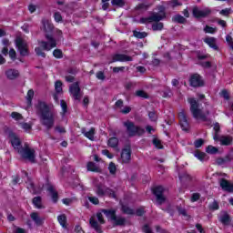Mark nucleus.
Returning <instances> with one entry per match:
<instances>
[{
    "mask_svg": "<svg viewBox=\"0 0 233 233\" xmlns=\"http://www.w3.org/2000/svg\"><path fill=\"white\" fill-rule=\"evenodd\" d=\"M36 114L40 117V123L46 127L47 130L54 128L56 123V114L50 110V106L45 102H38L35 106Z\"/></svg>",
    "mask_w": 233,
    "mask_h": 233,
    "instance_id": "nucleus-1",
    "label": "nucleus"
},
{
    "mask_svg": "<svg viewBox=\"0 0 233 233\" xmlns=\"http://www.w3.org/2000/svg\"><path fill=\"white\" fill-rule=\"evenodd\" d=\"M187 102L190 105L189 110L194 119H200L201 121H208L207 115L203 113V109L199 108V102L194 97L187 98Z\"/></svg>",
    "mask_w": 233,
    "mask_h": 233,
    "instance_id": "nucleus-2",
    "label": "nucleus"
},
{
    "mask_svg": "<svg viewBox=\"0 0 233 233\" xmlns=\"http://www.w3.org/2000/svg\"><path fill=\"white\" fill-rule=\"evenodd\" d=\"M159 12H151L150 15L147 17H142L139 20V23L147 25L148 23H159V21H163L165 17H167V14L165 13V9L163 6H159Z\"/></svg>",
    "mask_w": 233,
    "mask_h": 233,
    "instance_id": "nucleus-3",
    "label": "nucleus"
},
{
    "mask_svg": "<svg viewBox=\"0 0 233 233\" xmlns=\"http://www.w3.org/2000/svg\"><path fill=\"white\" fill-rule=\"evenodd\" d=\"M123 126L126 128L127 134L129 137H136V136H143L145 134V129L130 120H127L123 123Z\"/></svg>",
    "mask_w": 233,
    "mask_h": 233,
    "instance_id": "nucleus-4",
    "label": "nucleus"
},
{
    "mask_svg": "<svg viewBox=\"0 0 233 233\" xmlns=\"http://www.w3.org/2000/svg\"><path fill=\"white\" fill-rule=\"evenodd\" d=\"M18 154H20L23 159H26L30 163H35V149L31 148L28 144H25V146L18 150Z\"/></svg>",
    "mask_w": 233,
    "mask_h": 233,
    "instance_id": "nucleus-5",
    "label": "nucleus"
},
{
    "mask_svg": "<svg viewBox=\"0 0 233 233\" xmlns=\"http://www.w3.org/2000/svg\"><path fill=\"white\" fill-rule=\"evenodd\" d=\"M46 39H47V42L46 41L38 42L40 46L43 47V50H46L48 52L52 50V48H56V46H57V41L56 40V38H54V35L46 34Z\"/></svg>",
    "mask_w": 233,
    "mask_h": 233,
    "instance_id": "nucleus-6",
    "label": "nucleus"
},
{
    "mask_svg": "<svg viewBox=\"0 0 233 233\" xmlns=\"http://www.w3.org/2000/svg\"><path fill=\"white\" fill-rule=\"evenodd\" d=\"M15 46L16 48L18 49L20 56H22L23 57L28 56V44L26 43V41H25L21 37H17L15 39Z\"/></svg>",
    "mask_w": 233,
    "mask_h": 233,
    "instance_id": "nucleus-7",
    "label": "nucleus"
},
{
    "mask_svg": "<svg viewBox=\"0 0 233 233\" xmlns=\"http://www.w3.org/2000/svg\"><path fill=\"white\" fill-rule=\"evenodd\" d=\"M69 92L75 101H81L83 97V93H81V87H79V82L72 84L69 87Z\"/></svg>",
    "mask_w": 233,
    "mask_h": 233,
    "instance_id": "nucleus-8",
    "label": "nucleus"
},
{
    "mask_svg": "<svg viewBox=\"0 0 233 233\" xmlns=\"http://www.w3.org/2000/svg\"><path fill=\"white\" fill-rule=\"evenodd\" d=\"M120 159H121V163H125V164L130 163L132 159V147H130V144H127L122 149Z\"/></svg>",
    "mask_w": 233,
    "mask_h": 233,
    "instance_id": "nucleus-9",
    "label": "nucleus"
},
{
    "mask_svg": "<svg viewBox=\"0 0 233 233\" xmlns=\"http://www.w3.org/2000/svg\"><path fill=\"white\" fill-rule=\"evenodd\" d=\"M189 85L190 86H193V88H199L205 86V81L199 74H193L189 78Z\"/></svg>",
    "mask_w": 233,
    "mask_h": 233,
    "instance_id": "nucleus-10",
    "label": "nucleus"
},
{
    "mask_svg": "<svg viewBox=\"0 0 233 233\" xmlns=\"http://www.w3.org/2000/svg\"><path fill=\"white\" fill-rule=\"evenodd\" d=\"M210 14H212V10L208 7H206L204 9H199L198 6H195L193 8V15L194 17H197V19L208 17Z\"/></svg>",
    "mask_w": 233,
    "mask_h": 233,
    "instance_id": "nucleus-11",
    "label": "nucleus"
},
{
    "mask_svg": "<svg viewBox=\"0 0 233 233\" xmlns=\"http://www.w3.org/2000/svg\"><path fill=\"white\" fill-rule=\"evenodd\" d=\"M8 137H9V141H10L12 147L18 153L19 150H21L23 148V147H21V139L14 132H10L8 135Z\"/></svg>",
    "mask_w": 233,
    "mask_h": 233,
    "instance_id": "nucleus-12",
    "label": "nucleus"
},
{
    "mask_svg": "<svg viewBox=\"0 0 233 233\" xmlns=\"http://www.w3.org/2000/svg\"><path fill=\"white\" fill-rule=\"evenodd\" d=\"M163 192H165V188L162 186L155 187L153 188V194L157 198V202L159 205H163V202L165 201V196L163 195Z\"/></svg>",
    "mask_w": 233,
    "mask_h": 233,
    "instance_id": "nucleus-13",
    "label": "nucleus"
},
{
    "mask_svg": "<svg viewBox=\"0 0 233 233\" xmlns=\"http://www.w3.org/2000/svg\"><path fill=\"white\" fill-rule=\"evenodd\" d=\"M132 56L125 54H116L112 57L111 63H116L117 61L120 63H127L128 61H133Z\"/></svg>",
    "mask_w": 233,
    "mask_h": 233,
    "instance_id": "nucleus-14",
    "label": "nucleus"
},
{
    "mask_svg": "<svg viewBox=\"0 0 233 233\" xmlns=\"http://www.w3.org/2000/svg\"><path fill=\"white\" fill-rule=\"evenodd\" d=\"M178 119L181 128L185 131L188 130V120L187 119V115L185 114V111L182 110L178 114Z\"/></svg>",
    "mask_w": 233,
    "mask_h": 233,
    "instance_id": "nucleus-15",
    "label": "nucleus"
},
{
    "mask_svg": "<svg viewBox=\"0 0 233 233\" xmlns=\"http://www.w3.org/2000/svg\"><path fill=\"white\" fill-rule=\"evenodd\" d=\"M219 185L222 190H224L225 192H233V184L230 183V181L225 178H221L219 180Z\"/></svg>",
    "mask_w": 233,
    "mask_h": 233,
    "instance_id": "nucleus-16",
    "label": "nucleus"
},
{
    "mask_svg": "<svg viewBox=\"0 0 233 233\" xmlns=\"http://www.w3.org/2000/svg\"><path fill=\"white\" fill-rule=\"evenodd\" d=\"M42 25L44 32H46V34H48L49 35H52V32H54V24H52L50 21L46 19H43Z\"/></svg>",
    "mask_w": 233,
    "mask_h": 233,
    "instance_id": "nucleus-17",
    "label": "nucleus"
},
{
    "mask_svg": "<svg viewBox=\"0 0 233 233\" xmlns=\"http://www.w3.org/2000/svg\"><path fill=\"white\" fill-rule=\"evenodd\" d=\"M82 134L90 141H94V136H96V128L91 127L89 131H86V128L82 127L81 129Z\"/></svg>",
    "mask_w": 233,
    "mask_h": 233,
    "instance_id": "nucleus-18",
    "label": "nucleus"
},
{
    "mask_svg": "<svg viewBox=\"0 0 233 233\" xmlns=\"http://www.w3.org/2000/svg\"><path fill=\"white\" fill-rule=\"evenodd\" d=\"M89 224L91 228H94L96 233H103V230H101V226H99V223H97V220H96V217L90 218Z\"/></svg>",
    "mask_w": 233,
    "mask_h": 233,
    "instance_id": "nucleus-19",
    "label": "nucleus"
},
{
    "mask_svg": "<svg viewBox=\"0 0 233 233\" xmlns=\"http://www.w3.org/2000/svg\"><path fill=\"white\" fill-rule=\"evenodd\" d=\"M30 218L35 223V225H37V227H41L45 221V218L39 217V213L37 212L31 213Z\"/></svg>",
    "mask_w": 233,
    "mask_h": 233,
    "instance_id": "nucleus-20",
    "label": "nucleus"
},
{
    "mask_svg": "<svg viewBox=\"0 0 233 233\" xmlns=\"http://www.w3.org/2000/svg\"><path fill=\"white\" fill-rule=\"evenodd\" d=\"M5 76L10 80L17 79L19 77V71L16 69H8L5 71Z\"/></svg>",
    "mask_w": 233,
    "mask_h": 233,
    "instance_id": "nucleus-21",
    "label": "nucleus"
},
{
    "mask_svg": "<svg viewBox=\"0 0 233 233\" xmlns=\"http://www.w3.org/2000/svg\"><path fill=\"white\" fill-rule=\"evenodd\" d=\"M220 145L224 147H228L232 145V137L229 136H222L219 137Z\"/></svg>",
    "mask_w": 233,
    "mask_h": 233,
    "instance_id": "nucleus-22",
    "label": "nucleus"
},
{
    "mask_svg": "<svg viewBox=\"0 0 233 233\" xmlns=\"http://www.w3.org/2000/svg\"><path fill=\"white\" fill-rule=\"evenodd\" d=\"M96 194L100 197V198H103V196H105L106 192L108 190V188H106L105 187V185L99 183V184H96Z\"/></svg>",
    "mask_w": 233,
    "mask_h": 233,
    "instance_id": "nucleus-23",
    "label": "nucleus"
},
{
    "mask_svg": "<svg viewBox=\"0 0 233 233\" xmlns=\"http://www.w3.org/2000/svg\"><path fill=\"white\" fill-rule=\"evenodd\" d=\"M47 190L48 192L50 193L51 195V198H52V200L55 202V203H57V200L59 199V196L57 194V191H56V189L54 188V186H49L47 187Z\"/></svg>",
    "mask_w": 233,
    "mask_h": 233,
    "instance_id": "nucleus-24",
    "label": "nucleus"
},
{
    "mask_svg": "<svg viewBox=\"0 0 233 233\" xmlns=\"http://www.w3.org/2000/svg\"><path fill=\"white\" fill-rule=\"evenodd\" d=\"M173 23H178L179 25H185L187 23V18L181 15H176L172 17Z\"/></svg>",
    "mask_w": 233,
    "mask_h": 233,
    "instance_id": "nucleus-25",
    "label": "nucleus"
},
{
    "mask_svg": "<svg viewBox=\"0 0 233 233\" xmlns=\"http://www.w3.org/2000/svg\"><path fill=\"white\" fill-rule=\"evenodd\" d=\"M33 205L35 208H45V207H43V198L41 197H35L33 198Z\"/></svg>",
    "mask_w": 233,
    "mask_h": 233,
    "instance_id": "nucleus-26",
    "label": "nucleus"
},
{
    "mask_svg": "<svg viewBox=\"0 0 233 233\" xmlns=\"http://www.w3.org/2000/svg\"><path fill=\"white\" fill-rule=\"evenodd\" d=\"M204 41L210 46V48H213L214 50H218V46L216 45V38L214 37H208L205 38Z\"/></svg>",
    "mask_w": 233,
    "mask_h": 233,
    "instance_id": "nucleus-27",
    "label": "nucleus"
},
{
    "mask_svg": "<svg viewBox=\"0 0 233 233\" xmlns=\"http://www.w3.org/2000/svg\"><path fill=\"white\" fill-rule=\"evenodd\" d=\"M102 212L106 216V218H110L112 221L116 219V210L114 209H103Z\"/></svg>",
    "mask_w": 233,
    "mask_h": 233,
    "instance_id": "nucleus-28",
    "label": "nucleus"
},
{
    "mask_svg": "<svg viewBox=\"0 0 233 233\" xmlns=\"http://www.w3.org/2000/svg\"><path fill=\"white\" fill-rule=\"evenodd\" d=\"M107 145L111 148H116L119 145V139H117V137H113L108 139Z\"/></svg>",
    "mask_w": 233,
    "mask_h": 233,
    "instance_id": "nucleus-29",
    "label": "nucleus"
},
{
    "mask_svg": "<svg viewBox=\"0 0 233 233\" xmlns=\"http://www.w3.org/2000/svg\"><path fill=\"white\" fill-rule=\"evenodd\" d=\"M26 183L28 190H32L33 194H41V190H35V186H34V182H32V179L27 178Z\"/></svg>",
    "mask_w": 233,
    "mask_h": 233,
    "instance_id": "nucleus-30",
    "label": "nucleus"
},
{
    "mask_svg": "<svg viewBox=\"0 0 233 233\" xmlns=\"http://www.w3.org/2000/svg\"><path fill=\"white\" fill-rule=\"evenodd\" d=\"M179 179L182 183H190V181H192V177L187 173H181Z\"/></svg>",
    "mask_w": 233,
    "mask_h": 233,
    "instance_id": "nucleus-31",
    "label": "nucleus"
},
{
    "mask_svg": "<svg viewBox=\"0 0 233 233\" xmlns=\"http://www.w3.org/2000/svg\"><path fill=\"white\" fill-rule=\"evenodd\" d=\"M194 156H195V157H197V159H199V161H207V154L206 153L197 150V151H195Z\"/></svg>",
    "mask_w": 233,
    "mask_h": 233,
    "instance_id": "nucleus-32",
    "label": "nucleus"
},
{
    "mask_svg": "<svg viewBox=\"0 0 233 233\" xmlns=\"http://www.w3.org/2000/svg\"><path fill=\"white\" fill-rule=\"evenodd\" d=\"M58 223L61 225L63 228H66V215H59L57 217Z\"/></svg>",
    "mask_w": 233,
    "mask_h": 233,
    "instance_id": "nucleus-33",
    "label": "nucleus"
},
{
    "mask_svg": "<svg viewBox=\"0 0 233 233\" xmlns=\"http://www.w3.org/2000/svg\"><path fill=\"white\" fill-rule=\"evenodd\" d=\"M113 221H115V225H116V227H122L127 223V218L123 217H116V219H113Z\"/></svg>",
    "mask_w": 233,
    "mask_h": 233,
    "instance_id": "nucleus-34",
    "label": "nucleus"
},
{
    "mask_svg": "<svg viewBox=\"0 0 233 233\" xmlns=\"http://www.w3.org/2000/svg\"><path fill=\"white\" fill-rule=\"evenodd\" d=\"M87 170L89 172H99V167H96V163H94V162H88L87 163Z\"/></svg>",
    "mask_w": 233,
    "mask_h": 233,
    "instance_id": "nucleus-35",
    "label": "nucleus"
},
{
    "mask_svg": "<svg viewBox=\"0 0 233 233\" xmlns=\"http://www.w3.org/2000/svg\"><path fill=\"white\" fill-rule=\"evenodd\" d=\"M133 35L137 39H145L148 34L147 32L133 31Z\"/></svg>",
    "mask_w": 233,
    "mask_h": 233,
    "instance_id": "nucleus-36",
    "label": "nucleus"
},
{
    "mask_svg": "<svg viewBox=\"0 0 233 233\" xmlns=\"http://www.w3.org/2000/svg\"><path fill=\"white\" fill-rule=\"evenodd\" d=\"M163 23L161 22H155L153 25H152V30L154 32H157V31H161L163 29Z\"/></svg>",
    "mask_w": 233,
    "mask_h": 233,
    "instance_id": "nucleus-37",
    "label": "nucleus"
},
{
    "mask_svg": "<svg viewBox=\"0 0 233 233\" xmlns=\"http://www.w3.org/2000/svg\"><path fill=\"white\" fill-rule=\"evenodd\" d=\"M220 222L223 225H228L230 223V216H228V214H224L220 217Z\"/></svg>",
    "mask_w": 233,
    "mask_h": 233,
    "instance_id": "nucleus-38",
    "label": "nucleus"
},
{
    "mask_svg": "<svg viewBox=\"0 0 233 233\" xmlns=\"http://www.w3.org/2000/svg\"><path fill=\"white\" fill-rule=\"evenodd\" d=\"M111 4L113 6H118L119 8H123V6L126 5L125 0H112Z\"/></svg>",
    "mask_w": 233,
    "mask_h": 233,
    "instance_id": "nucleus-39",
    "label": "nucleus"
},
{
    "mask_svg": "<svg viewBox=\"0 0 233 233\" xmlns=\"http://www.w3.org/2000/svg\"><path fill=\"white\" fill-rule=\"evenodd\" d=\"M122 212L127 214L128 216L134 215V209L130 208L128 206H122Z\"/></svg>",
    "mask_w": 233,
    "mask_h": 233,
    "instance_id": "nucleus-40",
    "label": "nucleus"
},
{
    "mask_svg": "<svg viewBox=\"0 0 233 233\" xmlns=\"http://www.w3.org/2000/svg\"><path fill=\"white\" fill-rule=\"evenodd\" d=\"M28 105H32V99H34V89H30L25 96Z\"/></svg>",
    "mask_w": 233,
    "mask_h": 233,
    "instance_id": "nucleus-41",
    "label": "nucleus"
},
{
    "mask_svg": "<svg viewBox=\"0 0 233 233\" xmlns=\"http://www.w3.org/2000/svg\"><path fill=\"white\" fill-rule=\"evenodd\" d=\"M230 161H232V158H230L229 157H226L225 158L220 157L217 159L218 165H225L226 163H230Z\"/></svg>",
    "mask_w": 233,
    "mask_h": 233,
    "instance_id": "nucleus-42",
    "label": "nucleus"
},
{
    "mask_svg": "<svg viewBox=\"0 0 233 233\" xmlns=\"http://www.w3.org/2000/svg\"><path fill=\"white\" fill-rule=\"evenodd\" d=\"M11 117H12V119H15V121L23 120V115H21V113H17V112H12Z\"/></svg>",
    "mask_w": 233,
    "mask_h": 233,
    "instance_id": "nucleus-43",
    "label": "nucleus"
},
{
    "mask_svg": "<svg viewBox=\"0 0 233 233\" xmlns=\"http://www.w3.org/2000/svg\"><path fill=\"white\" fill-rule=\"evenodd\" d=\"M136 96L137 97H142L143 99H148V94L145 92L144 90H138L136 92Z\"/></svg>",
    "mask_w": 233,
    "mask_h": 233,
    "instance_id": "nucleus-44",
    "label": "nucleus"
},
{
    "mask_svg": "<svg viewBox=\"0 0 233 233\" xmlns=\"http://www.w3.org/2000/svg\"><path fill=\"white\" fill-rule=\"evenodd\" d=\"M55 88L56 94H61V92H63V83L61 81H56L55 84Z\"/></svg>",
    "mask_w": 233,
    "mask_h": 233,
    "instance_id": "nucleus-45",
    "label": "nucleus"
},
{
    "mask_svg": "<svg viewBox=\"0 0 233 233\" xmlns=\"http://www.w3.org/2000/svg\"><path fill=\"white\" fill-rule=\"evenodd\" d=\"M148 117L150 121H157V113H156V110H152L148 112Z\"/></svg>",
    "mask_w": 233,
    "mask_h": 233,
    "instance_id": "nucleus-46",
    "label": "nucleus"
},
{
    "mask_svg": "<svg viewBox=\"0 0 233 233\" xmlns=\"http://www.w3.org/2000/svg\"><path fill=\"white\" fill-rule=\"evenodd\" d=\"M152 6V4H139L137 5V10H148Z\"/></svg>",
    "mask_w": 233,
    "mask_h": 233,
    "instance_id": "nucleus-47",
    "label": "nucleus"
},
{
    "mask_svg": "<svg viewBox=\"0 0 233 233\" xmlns=\"http://www.w3.org/2000/svg\"><path fill=\"white\" fill-rule=\"evenodd\" d=\"M206 152L208 154H218V147H214V146H208L207 148H206Z\"/></svg>",
    "mask_w": 233,
    "mask_h": 233,
    "instance_id": "nucleus-48",
    "label": "nucleus"
},
{
    "mask_svg": "<svg viewBox=\"0 0 233 233\" xmlns=\"http://www.w3.org/2000/svg\"><path fill=\"white\" fill-rule=\"evenodd\" d=\"M181 5L183 4L178 0H171L168 2V6H170V8H176V6H181Z\"/></svg>",
    "mask_w": 233,
    "mask_h": 233,
    "instance_id": "nucleus-49",
    "label": "nucleus"
},
{
    "mask_svg": "<svg viewBox=\"0 0 233 233\" xmlns=\"http://www.w3.org/2000/svg\"><path fill=\"white\" fill-rule=\"evenodd\" d=\"M232 12V8H226V9H222L219 14L220 15H224L225 17H228V15H230Z\"/></svg>",
    "mask_w": 233,
    "mask_h": 233,
    "instance_id": "nucleus-50",
    "label": "nucleus"
},
{
    "mask_svg": "<svg viewBox=\"0 0 233 233\" xmlns=\"http://www.w3.org/2000/svg\"><path fill=\"white\" fill-rule=\"evenodd\" d=\"M53 56L54 57H56V59H61V57H63V51L60 49H55L53 51Z\"/></svg>",
    "mask_w": 233,
    "mask_h": 233,
    "instance_id": "nucleus-51",
    "label": "nucleus"
},
{
    "mask_svg": "<svg viewBox=\"0 0 233 233\" xmlns=\"http://www.w3.org/2000/svg\"><path fill=\"white\" fill-rule=\"evenodd\" d=\"M204 143H205V140H203V138L197 139L194 142L195 148H201V147H203Z\"/></svg>",
    "mask_w": 233,
    "mask_h": 233,
    "instance_id": "nucleus-52",
    "label": "nucleus"
},
{
    "mask_svg": "<svg viewBox=\"0 0 233 233\" xmlns=\"http://www.w3.org/2000/svg\"><path fill=\"white\" fill-rule=\"evenodd\" d=\"M177 210L180 216H184L185 218L188 216V214L187 213V209H185L184 208L178 206L177 207Z\"/></svg>",
    "mask_w": 233,
    "mask_h": 233,
    "instance_id": "nucleus-53",
    "label": "nucleus"
},
{
    "mask_svg": "<svg viewBox=\"0 0 233 233\" xmlns=\"http://www.w3.org/2000/svg\"><path fill=\"white\" fill-rule=\"evenodd\" d=\"M226 41H227V43H228L229 48H230L231 50H233V38H232V35H228L226 36Z\"/></svg>",
    "mask_w": 233,
    "mask_h": 233,
    "instance_id": "nucleus-54",
    "label": "nucleus"
},
{
    "mask_svg": "<svg viewBox=\"0 0 233 233\" xmlns=\"http://www.w3.org/2000/svg\"><path fill=\"white\" fill-rule=\"evenodd\" d=\"M108 170L110 174H116L117 167H116V164L114 162H111L108 167Z\"/></svg>",
    "mask_w": 233,
    "mask_h": 233,
    "instance_id": "nucleus-55",
    "label": "nucleus"
},
{
    "mask_svg": "<svg viewBox=\"0 0 233 233\" xmlns=\"http://www.w3.org/2000/svg\"><path fill=\"white\" fill-rule=\"evenodd\" d=\"M35 51L36 56H39L40 57H46V54L43 52V49H41V47H35Z\"/></svg>",
    "mask_w": 233,
    "mask_h": 233,
    "instance_id": "nucleus-56",
    "label": "nucleus"
},
{
    "mask_svg": "<svg viewBox=\"0 0 233 233\" xmlns=\"http://www.w3.org/2000/svg\"><path fill=\"white\" fill-rule=\"evenodd\" d=\"M60 105H61V108L63 110V113L66 114V112L68 111V106H66V102H65V100H61Z\"/></svg>",
    "mask_w": 233,
    "mask_h": 233,
    "instance_id": "nucleus-57",
    "label": "nucleus"
},
{
    "mask_svg": "<svg viewBox=\"0 0 233 233\" xmlns=\"http://www.w3.org/2000/svg\"><path fill=\"white\" fill-rule=\"evenodd\" d=\"M55 131L58 132L59 134H66V129H65V127L61 126H56L55 127Z\"/></svg>",
    "mask_w": 233,
    "mask_h": 233,
    "instance_id": "nucleus-58",
    "label": "nucleus"
},
{
    "mask_svg": "<svg viewBox=\"0 0 233 233\" xmlns=\"http://www.w3.org/2000/svg\"><path fill=\"white\" fill-rule=\"evenodd\" d=\"M204 31L206 32V34H215L216 28L206 25V27L204 28Z\"/></svg>",
    "mask_w": 233,
    "mask_h": 233,
    "instance_id": "nucleus-59",
    "label": "nucleus"
},
{
    "mask_svg": "<svg viewBox=\"0 0 233 233\" xmlns=\"http://www.w3.org/2000/svg\"><path fill=\"white\" fill-rule=\"evenodd\" d=\"M153 145H155L157 148H163V145H161V140L157 138L153 139Z\"/></svg>",
    "mask_w": 233,
    "mask_h": 233,
    "instance_id": "nucleus-60",
    "label": "nucleus"
},
{
    "mask_svg": "<svg viewBox=\"0 0 233 233\" xmlns=\"http://www.w3.org/2000/svg\"><path fill=\"white\" fill-rule=\"evenodd\" d=\"M17 54L15 53V50L14 48H11L9 50V57L11 59H13V61H15V57H16Z\"/></svg>",
    "mask_w": 233,
    "mask_h": 233,
    "instance_id": "nucleus-61",
    "label": "nucleus"
},
{
    "mask_svg": "<svg viewBox=\"0 0 233 233\" xmlns=\"http://www.w3.org/2000/svg\"><path fill=\"white\" fill-rule=\"evenodd\" d=\"M88 199L90 203H93V205H99V198L96 197H88Z\"/></svg>",
    "mask_w": 233,
    "mask_h": 233,
    "instance_id": "nucleus-62",
    "label": "nucleus"
},
{
    "mask_svg": "<svg viewBox=\"0 0 233 233\" xmlns=\"http://www.w3.org/2000/svg\"><path fill=\"white\" fill-rule=\"evenodd\" d=\"M209 208L211 210H218L219 208V204H218V201H214L209 205Z\"/></svg>",
    "mask_w": 233,
    "mask_h": 233,
    "instance_id": "nucleus-63",
    "label": "nucleus"
},
{
    "mask_svg": "<svg viewBox=\"0 0 233 233\" xmlns=\"http://www.w3.org/2000/svg\"><path fill=\"white\" fill-rule=\"evenodd\" d=\"M96 219L99 221L100 225H104L105 219L103 218L102 213H96Z\"/></svg>",
    "mask_w": 233,
    "mask_h": 233,
    "instance_id": "nucleus-64",
    "label": "nucleus"
}]
</instances>
